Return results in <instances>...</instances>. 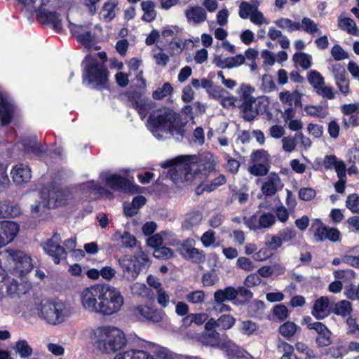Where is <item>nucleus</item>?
I'll list each match as a JSON object with an SVG mask.
<instances>
[{"label": "nucleus", "mask_w": 359, "mask_h": 359, "mask_svg": "<svg viewBox=\"0 0 359 359\" xmlns=\"http://www.w3.org/2000/svg\"><path fill=\"white\" fill-rule=\"evenodd\" d=\"M190 156H179L161 163L162 168H170V178L179 182L201 183L208 172L215 170L216 157L210 153L203 154L199 161Z\"/></svg>", "instance_id": "1"}, {"label": "nucleus", "mask_w": 359, "mask_h": 359, "mask_svg": "<svg viewBox=\"0 0 359 359\" xmlns=\"http://www.w3.org/2000/svg\"><path fill=\"white\" fill-rule=\"evenodd\" d=\"M92 344L102 353L111 354L123 349L128 343L123 330L114 325L89 327L83 331Z\"/></svg>", "instance_id": "2"}, {"label": "nucleus", "mask_w": 359, "mask_h": 359, "mask_svg": "<svg viewBox=\"0 0 359 359\" xmlns=\"http://www.w3.org/2000/svg\"><path fill=\"white\" fill-rule=\"evenodd\" d=\"M147 126L158 140L166 138L165 135L168 134L183 136L184 126L178 115L167 108H159L153 111Z\"/></svg>", "instance_id": "3"}, {"label": "nucleus", "mask_w": 359, "mask_h": 359, "mask_svg": "<svg viewBox=\"0 0 359 359\" xmlns=\"http://www.w3.org/2000/svg\"><path fill=\"white\" fill-rule=\"evenodd\" d=\"M0 268L21 277L33 268L32 259L22 251L6 250L0 252Z\"/></svg>", "instance_id": "4"}, {"label": "nucleus", "mask_w": 359, "mask_h": 359, "mask_svg": "<svg viewBox=\"0 0 359 359\" xmlns=\"http://www.w3.org/2000/svg\"><path fill=\"white\" fill-rule=\"evenodd\" d=\"M39 317L51 325H58L71 316L69 304L62 301L43 300L37 307Z\"/></svg>", "instance_id": "5"}, {"label": "nucleus", "mask_w": 359, "mask_h": 359, "mask_svg": "<svg viewBox=\"0 0 359 359\" xmlns=\"http://www.w3.org/2000/svg\"><path fill=\"white\" fill-rule=\"evenodd\" d=\"M124 302V297L118 288L108 284L101 285L98 315L109 317L117 314L123 309Z\"/></svg>", "instance_id": "6"}, {"label": "nucleus", "mask_w": 359, "mask_h": 359, "mask_svg": "<svg viewBox=\"0 0 359 359\" xmlns=\"http://www.w3.org/2000/svg\"><path fill=\"white\" fill-rule=\"evenodd\" d=\"M83 81L93 88H103L108 81L107 70L104 65L90 55L86 56L83 62Z\"/></svg>", "instance_id": "7"}, {"label": "nucleus", "mask_w": 359, "mask_h": 359, "mask_svg": "<svg viewBox=\"0 0 359 359\" xmlns=\"http://www.w3.org/2000/svg\"><path fill=\"white\" fill-rule=\"evenodd\" d=\"M148 262L149 257L142 250L137 252L134 257L123 255L118 259V265L122 270L123 277L130 282L137 278Z\"/></svg>", "instance_id": "8"}, {"label": "nucleus", "mask_w": 359, "mask_h": 359, "mask_svg": "<svg viewBox=\"0 0 359 359\" xmlns=\"http://www.w3.org/2000/svg\"><path fill=\"white\" fill-rule=\"evenodd\" d=\"M71 198L72 195L67 189L53 188L50 191L45 188L42 190L40 196L41 201L35 205H32L31 210L33 214H39L47 208L63 205Z\"/></svg>", "instance_id": "9"}, {"label": "nucleus", "mask_w": 359, "mask_h": 359, "mask_svg": "<svg viewBox=\"0 0 359 359\" xmlns=\"http://www.w3.org/2000/svg\"><path fill=\"white\" fill-rule=\"evenodd\" d=\"M101 285H94L83 288L79 294L82 309L90 314L98 315Z\"/></svg>", "instance_id": "10"}, {"label": "nucleus", "mask_w": 359, "mask_h": 359, "mask_svg": "<svg viewBox=\"0 0 359 359\" xmlns=\"http://www.w3.org/2000/svg\"><path fill=\"white\" fill-rule=\"evenodd\" d=\"M268 104L267 99L264 97H260L254 100L240 103L238 108L241 109L243 113V118L250 121L259 114L265 112Z\"/></svg>", "instance_id": "11"}, {"label": "nucleus", "mask_w": 359, "mask_h": 359, "mask_svg": "<svg viewBox=\"0 0 359 359\" xmlns=\"http://www.w3.org/2000/svg\"><path fill=\"white\" fill-rule=\"evenodd\" d=\"M62 238L57 233H55L53 236L43 245V250L52 257L53 262L58 264L60 261L65 259L67 252L65 248L60 245Z\"/></svg>", "instance_id": "12"}, {"label": "nucleus", "mask_w": 359, "mask_h": 359, "mask_svg": "<svg viewBox=\"0 0 359 359\" xmlns=\"http://www.w3.org/2000/svg\"><path fill=\"white\" fill-rule=\"evenodd\" d=\"M243 222L250 230L255 231L271 227L276 222V217L271 212H264L260 216L253 215L250 217H244Z\"/></svg>", "instance_id": "13"}, {"label": "nucleus", "mask_w": 359, "mask_h": 359, "mask_svg": "<svg viewBox=\"0 0 359 359\" xmlns=\"http://www.w3.org/2000/svg\"><path fill=\"white\" fill-rule=\"evenodd\" d=\"M196 241L194 238H187L177 245V251L184 258L192 259L196 262L204 260L205 255L202 250L195 248Z\"/></svg>", "instance_id": "14"}, {"label": "nucleus", "mask_w": 359, "mask_h": 359, "mask_svg": "<svg viewBox=\"0 0 359 359\" xmlns=\"http://www.w3.org/2000/svg\"><path fill=\"white\" fill-rule=\"evenodd\" d=\"M69 28L77 39V41L85 46L90 47L95 40V36L91 32V29L88 25H78L72 22L68 18Z\"/></svg>", "instance_id": "15"}, {"label": "nucleus", "mask_w": 359, "mask_h": 359, "mask_svg": "<svg viewBox=\"0 0 359 359\" xmlns=\"http://www.w3.org/2000/svg\"><path fill=\"white\" fill-rule=\"evenodd\" d=\"M341 111L345 116L342 118L343 127L346 129L358 126L359 102L345 104L341 106Z\"/></svg>", "instance_id": "16"}, {"label": "nucleus", "mask_w": 359, "mask_h": 359, "mask_svg": "<svg viewBox=\"0 0 359 359\" xmlns=\"http://www.w3.org/2000/svg\"><path fill=\"white\" fill-rule=\"evenodd\" d=\"M20 226L13 221L0 222V248L13 241L18 233Z\"/></svg>", "instance_id": "17"}, {"label": "nucleus", "mask_w": 359, "mask_h": 359, "mask_svg": "<svg viewBox=\"0 0 359 359\" xmlns=\"http://www.w3.org/2000/svg\"><path fill=\"white\" fill-rule=\"evenodd\" d=\"M283 187V184L280 176L276 172H271L264 178L261 191L266 196H274L278 191Z\"/></svg>", "instance_id": "18"}, {"label": "nucleus", "mask_w": 359, "mask_h": 359, "mask_svg": "<svg viewBox=\"0 0 359 359\" xmlns=\"http://www.w3.org/2000/svg\"><path fill=\"white\" fill-rule=\"evenodd\" d=\"M106 184L114 189L125 192H132L135 185L128 179L117 174H109L104 177Z\"/></svg>", "instance_id": "19"}, {"label": "nucleus", "mask_w": 359, "mask_h": 359, "mask_svg": "<svg viewBox=\"0 0 359 359\" xmlns=\"http://www.w3.org/2000/svg\"><path fill=\"white\" fill-rule=\"evenodd\" d=\"M130 99L133 102V107L140 115L141 118L144 119L149 111L152 109L153 102L140 93H132L130 95Z\"/></svg>", "instance_id": "20"}, {"label": "nucleus", "mask_w": 359, "mask_h": 359, "mask_svg": "<svg viewBox=\"0 0 359 359\" xmlns=\"http://www.w3.org/2000/svg\"><path fill=\"white\" fill-rule=\"evenodd\" d=\"M11 175L14 183L18 185L27 183L32 177L30 168L22 163L15 165L11 170Z\"/></svg>", "instance_id": "21"}, {"label": "nucleus", "mask_w": 359, "mask_h": 359, "mask_svg": "<svg viewBox=\"0 0 359 359\" xmlns=\"http://www.w3.org/2000/svg\"><path fill=\"white\" fill-rule=\"evenodd\" d=\"M184 14L188 23L196 25L203 23L207 19V13L204 8L200 6H189Z\"/></svg>", "instance_id": "22"}, {"label": "nucleus", "mask_w": 359, "mask_h": 359, "mask_svg": "<svg viewBox=\"0 0 359 359\" xmlns=\"http://www.w3.org/2000/svg\"><path fill=\"white\" fill-rule=\"evenodd\" d=\"M118 5V0H107L105 1L99 13L100 19L105 22H111L117 14Z\"/></svg>", "instance_id": "23"}, {"label": "nucleus", "mask_w": 359, "mask_h": 359, "mask_svg": "<svg viewBox=\"0 0 359 359\" xmlns=\"http://www.w3.org/2000/svg\"><path fill=\"white\" fill-rule=\"evenodd\" d=\"M215 64L221 69H231L240 67L245 62L244 55L239 54L233 57H222L217 56L214 60Z\"/></svg>", "instance_id": "24"}, {"label": "nucleus", "mask_w": 359, "mask_h": 359, "mask_svg": "<svg viewBox=\"0 0 359 359\" xmlns=\"http://www.w3.org/2000/svg\"><path fill=\"white\" fill-rule=\"evenodd\" d=\"M13 112V104L0 93V121L3 126L11 121Z\"/></svg>", "instance_id": "25"}, {"label": "nucleus", "mask_w": 359, "mask_h": 359, "mask_svg": "<svg viewBox=\"0 0 359 359\" xmlns=\"http://www.w3.org/2000/svg\"><path fill=\"white\" fill-rule=\"evenodd\" d=\"M37 18L41 23L51 25L55 29L61 27L60 17L55 11H50L43 8L38 13Z\"/></svg>", "instance_id": "26"}, {"label": "nucleus", "mask_w": 359, "mask_h": 359, "mask_svg": "<svg viewBox=\"0 0 359 359\" xmlns=\"http://www.w3.org/2000/svg\"><path fill=\"white\" fill-rule=\"evenodd\" d=\"M330 301L326 297H321L316 300L314 302L312 315L317 319H323L329 314Z\"/></svg>", "instance_id": "27"}, {"label": "nucleus", "mask_w": 359, "mask_h": 359, "mask_svg": "<svg viewBox=\"0 0 359 359\" xmlns=\"http://www.w3.org/2000/svg\"><path fill=\"white\" fill-rule=\"evenodd\" d=\"M136 315H139L153 322H160L162 319L161 313L150 306L142 305L135 308Z\"/></svg>", "instance_id": "28"}, {"label": "nucleus", "mask_w": 359, "mask_h": 359, "mask_svg": "<svg viewBox=\"0 0 359 359\" xmlns=\"http://www.w3.org/2000/svg\"><path fill=\"white\" fill-rule=\"evenodd\" d=\"M302 93L298 90H294L292 93L289 91H283L279 94V99L283 104L287 107H292L294 104L295 106L301 105Z\"/></svg>", "instance_id": "29"}, {"label": "nucleus", "mask_w": 359, "mask_h": 359, "mask_svg": "<svg viewBox=\"0 0 359 359\" xmlns=\"http://www.w3.org/2000/svg\"><path fill=\"white\" fill-rule=\"evenodd\" d=\"M238 295V291L233 287L219 289L214 292V301L229 302L234 300Z\"/></svg>", "instance_id": "30"}, {"label": "nucleus", "mask_w": 359, "mask_h": 359, "mask_svg": "<svg viewBox=\"0 0 359 359\" xmlns=\"http://www.w3.org/2000/svg\"><path fill=\"white\" fill-rule=\"evenodd\" d=\"M337 23L339 28L341 30L349 34L359 36V29L353 19L340 15L338 18Z\"/></svg>", "instance_id": "31"}, {"label": "nucleus", "mask_w": 359, "mask_h": 359, "mask_svg": "<svg viewBox=\"0 0 359 359\" xmlns=\"http://www.w3.org/2000/svg\"><path fill=\"white\" fill-rule=\"evenodd\" d=\"M21 213L20 206L13 202L0 203V217H15Z\"/></svg>", "instance_id": "32"}, {"label": "nucleus", "mask_w": 359, "mask_h": 359, "mask_svg": "<svg viewBox=\"0 0 359 359\" xmlns=\"http://www.w3.org/2000/svg\"><path fill=\"white\" fill-rule=\"evenodd\" d=\"M225 351L229 358L236 359H253L252 356L237 345L229 343L225 346Z\"/></svg>", "instance_id": "33"}, {"label": "nucleus", "mask_w": 359, "mask_h": 359, "mask_svg": "<svg viewBox=\"0 0 359 359\" xmlns=\"http://www.w3.org/2000/svg\"><path fill=\"white\" fill-rule=\"evenodd\" d=\"M5 296L15 298L24 293L20 285L13 278H7L6 285L4 287Z\"/></svg>", "instance_id": "34"}, {"label": "nucleus", "mask_w": 359, "mask_h": 359, "mask_svg": "<svg viewBox=\"0 0 359 359\" xmlns=\"http://www.w3.org/2000/svg\"><path fill=\"white\" fill-rule=\"evenodd\" d=\"M155 4L152 1H143L141 3V8L144 12L142 17V20L151 22L154 20L156 17V11L155 10Z\"/></svg>", "instance_id": "35"}, {"label": "nucleus", "mask_w": 359, "mask_h": 359, "mask_svg": "<svg viewBox=\"0 0 359 359\" xmlns=\"http://www.w3.org/2000/svg\"><path fill=\"white\" fill-rule=\"evenodd\" d=\"M114 238L119 241L121 243V246L125 248H133L137 243L135 237L127 231L116 232L114 234Z\"/></svg>", "instance_id": "36"}, {"label": "nucleus", "mask_w": 359, "mask_h": 359, "mask_svg": "<svg viewBox=\"0 0 359 359\" xmlns=\"http://www.w3.org/2000/svg\"><path fill=\"white\" fill-rule=\"evenodd\" d=\"M323 165L325 169L334 168L337 174L339 172V170H346V165L343 161L338 160L334 155H327L323 160Z\"/></svg>", "instance_id": "37"}, {"label": "nucleus", "mask_w": 359, "mask_h": 359, "mask_svg": "<svg viewBox=\"0 0 359 359\" xmlns=\"http://www.w3.org/2000/svg\"><path fill=\"white\" fill-rule=\"evenodd\" d=\"M203 219V215L199 211L191 212L186 215L182 222V226L189 229L194 226H198Z\"/></svg>", "instance_id": "38"}, {"label": "nucleus", "mask_w": 359, "mask_h": 359, "mask_svg": "<svg viewBox=\"0 0 359 359\" xmlns=\"http://www.w3.org/2000/svg\"><path fill=\"white\" fill-rule=\"evenodd\" d=\"M327 226H326L320 219H314L312 221L311 228L314 231V238L316 241H323L326 240V231Z\"/></svg>", "instance_id": "39"}, {"label": "nucleus", "mask_w": 359, "mask_h": 359, "mask_svg": "<svg viewBox=\"0 0 359 359\" xmlns=\"http://www.w3.org/2000/svg\"><path fill=\"white\" fill-rule=\"evenodd\" d=\"M311 35H320L321 30L320 26L311 19L305 17L303 18L300 23V29Z\"/></svg>", "instance_id": "40"}, {"label": "nucleus", "mask_w": 359, "mask_h": 359, "mask_svg": "<svg viewBox=\"0 0 359 359\" xmlns=\"http://www.w3.org/2000/svg\"><path fill=\"white\" fill-rule=\"evenodd\" d=\"M352 311L353 308L351 302L346 300H341L336 303L333 309L334 314L343 318L351 316Z\"/></svg>", "instance_id": "41"}, {"label": "nucleus", "mask_w": 359, "mask_h": 359, "mask_svg": "<svg viewBox=\"0 0 359 359\" xmlns=\"http://www.w3.org/2000/svg\"><path fill=\"white\" fill-rule=\"evenodd\" d=\"M304 111L308 116L320 118H324L328 114L327 109L320 105H306L304 108Z\"/></svg>", "instance_id": "42"}, {"label": "nucleus", "mask_w": 359, "mask_h": 359, "mask_svg": "<svg viewBox=\"0 0 359 359\" xmlns=\"http://www.w3.org/2000/svg\"><path fill=\"white\" fill-rule=\"evenodd\" d=\"M22 146L25 151L34 155L39 156L44 151L43 149L37 144L36 137L24 140Z\"/></svg>", "instance_id": "43"}, {"label": "nucleus", "mask_w": 359, "mask_h": 359, "mask_svg": "<svg viewBox=\"0 0 359 359\" xmlns=\"http://www.w3.org/2000/svg\"><path fill=\"white\" fill-rule=\"evenodd\" d=\"M259 4L257 1H255L253 4L245 1L242 2L239 6V16L243 19L250 18L252 13L258 8Z\"/></svg>", "instance_id": "44"}, {"label": "nucleus", "mask_w": 359, "mask_h": 359, "mask_svg": "<svg viewBox=\"0 0 359 359\" xmlns=\"http://www.w3.org/2000/svg\"><path fill=\"white\" fill-rule=\"evenodd\" d=\"M254 91V88L249 84L242 83L238 90V94L239 95L238 97L240 103L255 100L252 95Z\"/></svg>", "instance_id": "45"}, {"label": "nucleus", "mask_w": 359, "mask_h": 359, "mask_svg": "<svg viewBox=\"0 0 359 359\" xmlns=\"http://www.w3.org/2000/svg\"><path fill=\"white\" fill-rule=\"evenodd\" d=\"M292 59L295 64L299 65L304 69H309L312 64L311 55L305 53H296Z\"/></svg>", "instance_id": "46"}, {"label": "nucleus", "mask_w": 359, "mask_h": 359, "mask_svg": "<svg viewBox=\"0 0 359 359\" xmlns=\"http://www.w3.org/2000/svg\"><path fill=\"white\" fill-rule=\"evenodd\" d=\"M276 25L289 32L300 29V23L294 22L289 18H280L275 22Z\"/></svg>", "instance_id": "47"}, {"label": "nucleus", "mask_w": 359, "mask_h": 359, "mask_svg": "<svg viewBox=\"0 0 359 359\" xmlns=\"http://www.w3.org/2000/svg\"><path fill=\"white\" fill-rule=\"evenodd\" d=\"M347 334L359 338V323L354 315L349 316L346 320Z\"/></svg>", "instance_id": "48"}, {"label": "nucleus", "mask_w": 359, "mask_h": 359, "mask_svg": "<svg viewBox=\"0 0 359 359\" xmlns=\"http://www.w3.org/2000/svg\"><path fill=\"white\" fill-rule=\"evenodd\" d=\"M14 350L21 358H27L32 354V348L25 340L17 341Z\"/></svg>", "instance_id": "49"}, {"label": "nucleus", "mask_w": 359, "mask_h": 359, "mask_svg": "<svg viewBox=\"0 0 359 359\" xmlns=\"http://www.w3.org/2000/svg\"><path fill=\"white\" fill-rule=\"evenodd\" d=\"M282 149L286 153L293 152L297 146V137L292 135L285 136L281 139Z\"/></svg>", "instance_id": "50"}, {"label": "nucleus", "mask_w": 359, "mask_h": 359, "mask_svg": "<svg viewBox=\"0 0 359 359\" xmlns=\"http://www.w3.org/2000/svg\"><path fill=\"white\" fill-rule=\"evenodd\" d=\"M280 352L283 353L280 359H299L294 353V348L290 344L282 341L278 345Z\"/></svg>", "instance_id": "51"}, {"label": "nucleus", "mask_w": 359, "mask_h": 359, "mask_svg": "<svg viewBox=\"0 0 359 359\" xmlns=\"http://www.w3.org/2000/svg\"><path fill=\"white\" fill-rule=\"evenodd\" d=\"M297 330V325L290 321L283 323L279 327L280 334L287 339L292 337L296 333Z\"/></svg>", "instance_id": "52"}, {"label": "nucleus", "mask_w": 359, "mask_h": 359, "mask_svg": "<svg viewBox=\"0 0 359 359\" xmlns=\"http://www.w3.org/2000/svg\"><path fill=\"white\" fill-rule=\"evenodd\" d=\"M253 163L269 165V155L264 149L254 151L251 155Z\"/></svg>", "instance_id": "53"}, {"label": "nucleus", "mask_w": 359, "mask_h": 359, "mask_svg": "<svg viewBox=\"0 0 359 359\" xmlns=\"http://www.w3.org/2000/svg\"><path fill=\"white\" fill-rule=\"evenodd\" d=\"M131 292L137 296L151 298V291L146 285L140 283H135L130 286Z\"/></svg>", "instance_id": "54"}, {"label": "nucleus", "mask_w": 359, "mask_h": 359, "mask_svg": "<svg viewBox=\"0 0 359 359\" xmlns=\"http://www.w3.org/2000/svg\"><path fill=\"white\" fill-rule=\"evenodd\" d=\"M236 266L245 271H252L256 269V265L248 257H239L236 262Z\"/></svg>", "instance_id": "55"}, {"label": "nucleus", "mask_w": 359, "mask_h": 359, "mask_svg": "<svg viewBox=\"0 0 359 359\" xmlns=\"http://www.w3.org/2000/svg\"><path fill=\"white\" fill-rule=\"evenodd\" d=\"M187 300L193 304H202L205 302V294L203 290H195L187 295Z\"/></svg>", "instance_id": "56"}, {"label": "nucleus", "mask_w": 359, "mask_h": 359, "mask_svg": "<svg viewBox=\"0 0 359 359\" xmlns=\"http://www.w3.org/2000/svg\"><path fill=\"white\" fill-rule=\"evenodd\" d=\"M187 40L183 41L178 38H173L169 44V50L172 55H178L183 51L185 48Z\"/></svg>", "instance_id": "57"}, {"label": "nucleus", "mask_w": 359, "mask_h": 359, "mask_svg": "<svg viewBox=\"0 0 359 359\" xmlns=\"http://www.w3.org/2000/svg\"><path fill=\"white\" fill-rule=\"evenodd\" d=\"M346 206L353 213L359 214V195L353 194L348 196Z\"/></svg>", "instance_id": "58"}, {"label": "nucleus", "mask_w": 359, "mask_h": 359, "mask_svg": "<svg viewBox=\"0 0 359 359\" xmlns=\"http://www.w3.org/2000/svg\"><path fill=\"white\" fill-rule=\"evenodd\" d=\"M308 80L311 85L317 90L323 84H324V79L322 75L316 70H312L308 75Z\"/></svg>", "instance_id": "59"}, {"label": "nucleus", "mask_w": 359, "mask_h": 359, "mask_svg": "<svg viewBox=\"0 0 359 359\" xmlns=\"http://www.w3.org/2000/svg\"><path fill=\"white\" fill-rule=\"evenodd\" d=\"M257 329L255 323L252 320H243L238 325L239 331L245 335H251Z\"/></svg>", "instance_id": "60"}, {"label": "nucleus", "mask_w": 359, "mask_h": 359, "mask_svg": "<svg viewBox=\"0 0 359 359\" xmlns=\"http://www.w3.org/2000/svg\"><path fill=\"white\" fill-rule=\"evenodd\" d=\"M22 1L26 6L39 13L49 3L50 0H22Z\"/></svg>", "instance_id": "61"}, {"label": "nucleus", "mask_w": 359, "mask_h": 359, "mask_svg": "<svg viewBox=\"0 0 359 359\" xmlns=\"http://www.w3.org/2000/svg\"><path fill=\"white\" fill-rule=\"evenodd\" d=\"M269 168V165L253 163L249 166L248 171L255 176H264L268 173Z\"/></svg>", "instance_id": "62"}, {"label": "nucleus", "mask_w": 359, "mask_h": 359, "mask_svg": "<svg viewBox=\"0 0 359 359\" xmlns=\"http://www.w3.org/2000/svg\"><path fill=\"white\" fill-rule=\"evenodd\" d=\"M154 256L158 259H168L173 257L174 252L168 247L161 246L154 250Z\"/></svg>", "instance_id": "63"}, {"label": "nucleus", "mask_w": 359, "mask_h": 359, "mask_svg": "<svg viewBox=\"0 0 359 359\" xmlns=\"http://www.w3.org/2000/svg\"><path fill=\"white\" fill-rule=\"evenodd\" d=\"M221 104L225 108L238 107L240 101L238 97L233 95L224 94L220 100Z\"/></svg>", "instance_id": "64"}]
</instances>
